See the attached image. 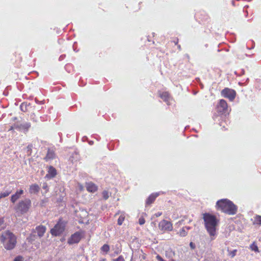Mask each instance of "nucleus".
<instances>
[{
    "mask_svg": "<svg viewBox=\"0 0 261 261\" xmlns=\"http://www.w3.org/2000/svg\"><path fill=\"white\" fill-rule=\"evenodd\" d=\"M177 47L178 48L179 50H180L181 49V46L180 45H177Z\"/></svg>",
    "mask_w": 261,
    "mask_h": 261,
    "instance_id": "obj_36",
    "label": "nucleus"
},
{
    "mask_svg": "<svg viewBox=\"0 0 261 261\" xmlns=\"http://www.w3.org/2000/svg\"><path fill=\"white\" fill-rule=\"evenodd\" d=\"M173 42L174 43L175 45H177V43L178 42V39L176 38L174 40H173Z\"/></svg>",
    "mask_w": 261,
    "mask_h": 261,
    "instance_id": "obj_34",
    "label": "nucleus"
},
{
    "mask_svg": "<svg viewBox=\"0 0 261 261\" xmlns=\"http://www.w3.org/2000/svg\"><path fill=\"white\" fill-rule=\"evenodd\" d=\"M217 112L220 114H225L228 110V105L224 99H220L216 107Z\"/></svg>",
    "mask_w": 261,
    "mask_h": 261,
    "instance_id": "obj_8",
    "label": "nucleus"
},
{
    "mask_svg": "<svg viewBox=\"0 0 261 261\" xmlns=\"http://www.w3.org/2000/svg\"><path fill=\"white\" fill-rule=\"evenodd\" d=\"M145 219L143 217H141L139 219V223L140 225H143L145 223Z\"/></svg>",
    "mask_w": 261,
    "mask_h": 261,
    "instance_id": "obj_30",
    "label": "nucleus"
},
{
    "mask_svg": "<svg viewBox=\"0 0 261 261\" xmlns=\"http://www.w3.org/2000/svg\"><path fill=\"white\" fill-rule=\"evenodd\" d=\"M250 248L251 250L254 251L255 252H259L258 248L256 244L254 242L250 245Z\"/></svg>",
    "mask_w": 261,
    "mask_h": 261,
    "instance_id": "obj_21",
    "label": "nucleus"
},
{
    "mask_svg": "<svg viewBox=\"0 0 261 261\" xmlns=\"http://www.w3.org/2000/svg\"><path fill=\"white\" fill-rule=\"evenodd\" d=\"M216 208L217 210L230 215H234L237 212V206L227 199H222L217 201Z\"/></svg>",
    "mask_w": 261,
    "mask_h": 261,
    "instance_id": "obj_2",
    "label": "nucleus"
},
{
    "mask_svg": "<svg viewBox=\"0 0 261 261\" xmlns=\"http://www.w3.org/2000/svg\"><path fill=\"white\" fill-rule=\"evenodd\" d=\"M159 195V194L157 193H152L151 195H150L146 199V204L147 205H150L152 204Z\"/></svg>",
    "mask_w": 261,
    "mask_h": 261,
    "instance_id": "obj_15",
    "label": "nucleus"
},
{
    "mask_svg": "<svg viewBox=\"0 0 261 261\" xmlns=\"http://www.w3.org/2000/svg\"><path fill=\"white\" fill-rule=\"evenodd\" d=\"M81 239V234L79 232H76L71 236L68 240L69 244L77 243Z\"/></svg>",
    "mask_w": 261,
    "mask_h": 261,
    "instance_id": "obj_9",
    "label": "nucleus"
},
{
    "mask_svg": "<svg viewBox=\"0 0 261 261\" xmlns=\"http://www.w3.org/2000/svg\"><path fill=\"white\" fill-rule=\"evenodd\" d=\"M99 261H106V259L105 258L100 259Z\"/></svg>",
    "mask_w": 261,
    "mask_h": 261,
    "instance_id": "obj_37",
    "label": "nucleus"
},
{
    "mask_svg": "<svg viewBox=\"0 0 261 261\" xmlns=\"http://www.w3.org/2000/svg\"><path fill=\"white\" fill-rule=\"evenodd\" d=\"M31 124L30 122H25L19 125H16L15 129H18L23 132H27L31 127Z\"/></svg>",
    "mask_w": 261,
    "mask_h": 261,
    "instance_id": "obj_10",
    "label": "nucleus"
},
{
    "mask_svg": "<svg viewBox=\"0 0 261 261\" xmlns=\"http://www.w3.org/2000/svg\"><path fill=\"white\" fill-rule=\"evenodd\" d=\"M162 215V213L160 212H159L154 214V215L156 217H159L161 216Z\"/></svg>",
    "mask_w": 261,
    "mask_h": 261,
    "instance_id": "obj_33",
    "label": "nucleus"
},
{
    "mask_svg": "<svg viewBox=\"0 0 261 261\" xmlns=\"http://www.w3.org/2000/svg\"><path fill=\"white\" fill-rule=\"evenodd\" d=\"M11 193V191H6L0 193V199L8 197Z\"/></svg>",
    "mask_w": 261,
    "mask_h": 261,
    "instance_id": "obj_23",
    "label": "nucleus"
},
{
    "mask_svg": "<svg viewBox=\"0 0 261 261\" xmlns=\"http://www.w3.org/2000/svg\"><path fill=\"white\" fill-rule=\"evenodd\" d=\"M46 187H47V186H46V187H43V188H44V189H45V188H46Z\"/></svg>",
    "mask_w": 261,
    "mask_h": 261,
    "instance_id": "obj_39",
    "label": "nucleus"
},
{
    "mask_svg": "<svg viewBox=\"0 0 261 261\" xmlns=\"http://www.w3.org/2000/svg\"><path fill=\"white\" fill-rule=\"evenodd\" d=\"M32 202L30 199H25L19 201L15 205L14 210L18 216L22 215L29 211Z\"/></svg>",
    "mask_w": 261,
    "mask_h": 261,
    "instance_id": "obj_4",
    "label": "nucleus"
},
{
    "mask_svg": "<svg viewBox=\"0 0 261 261\" xmlns=\"http://www.w3.org/2000/svg\"><path fill=\"white\" fill-rule=\"evenodd\" d=\"M203 219L204 222L205 227L209 233L212 240L216 234V227L219 223L218 220L215 215L209 213L203 214Z\"/></svg>",
    "mask_w": 261,
    "mask_h": 261,
    "instance_id": "obj_1",
    "label": "nucleus"
},
{
    "mask_svg": "<svg viewBox=\"0 0 261 261\" xmlns=\"http://www.w3.org/2000/svg\"><path fill=\"white\" fill-rule=\"evenodd\" d=\"M65 227V224L61 221V219H60L55 226L50 229V233L54 236H59L63 232Z\"/></svg>",
    "mask_w": 261,
    "mask_h": 261,
    "instance_id": "obj_5",
    "label": "nucleus"
},
{
    "mask_svg": "<svg viewBox=\"0 0 261 261\" xmlns=\"http://www.w3.org/2000/svg\"><path fill=\"white\" fill-rule=\"evenodd\" d=\"M13 261H23V257L20 255L16 256Z\"/></svg>",
    "mask_w": 261,
    "mask_h": 261,
    "instance_id": "obj_29",
    "label": "nucleus"
},
{
    "mask_svg": "<svg viewBox=\"0 0 261 261\" xmlns=\"http://www.w3.org/2000/svg\"><path fill=\"white\" fill-rule=\"evenodd\" d=\"M16 126V125H15L14 126H11L10 128L9 129L10 130L14 129L15 127Z\"/></svg>",
    "mask_w": 261,
    "mask_h": 261,
    "instance_id": "obj_35",
    "label": "nucleus"
},
{
    "mask_svg": "<svg viewBox=\"0 0 261 261\" xmlns=\"http://www.w3.org/2000/svg\"><path fill=\"white\" fill-rule=\"evenodd\" d=\"M254 224L261 225V216L256 215L254 217Z\"/></svg>",
    "mask_w": 261,
    "mask_h": 261,
    "instance_id": "obj_24",
    "label": "nucleus"
},
{
    "mask_svg": "<svg viewBox=\"0 0 261 261\" xmlns=\"http://www.w3.org/2000/svg\"><path fill=\"white\" fill-rule=\"evenodd\" d=\"M86 189L88 192L94 193L97 190V186L92 182L86 184Z\"/></svg>",
    "mask_w": 261,
    "mask_h": 261,
    "instance_id": "obj_13",
    "label": "nucleus"
},
{
    "mask_svg": "<svg viewBox=\"0 0 261 261\" xmlns=\"http://www.w3.org/2000/svg\"><path fill=\"white\" fill-rule=\"evenodd\" d=\"M221 95L230 101H233L236 97V92L234 90L228 88H225L221 92Z\"/></svg>",
    "mask_w": 261,
    "mask_h": 261,
    "instance_id": "obj_6",
    "label": "nucleus"
},
{
    "mask_svg": "<svg viewBox=\"0 0 261 261\" xmlns=\"http://www.w3.org/2000/svg\"><path fill=\"white\" fill-rule=\"evenodd\" d=\"M102 195L105 200L108 199L110 197V193L107 191H103L102 192Z\"/></svg>",
    "mask_w": 261,
    "mask_h": 261,
    "instance_id": "obj_26",
    "label": "nucleus"
},
{
    "mask_svg": "<svg viewBox=\"0 0 261 261\" xmlns=\"http://www.w3.org/2000/svg\"><path fill=\"white\" fill-rule=\"evenodd\" d=\"M124 219H125V216L123 214V215H121L118 219V224L119 225H122V224L123 223V221H124Z\"/></svg>",
    "mask_w": 261,
    "mask_h": 261,
    "instance_id": "obj_25",
    "label": "nucleus"
},
{
    "mask_svg": "<svg viewBox=\"0 0 261 261\" xmlns=\"http://www.w3.org/2000/svg\"><path fill=\"white\" fill-rule=\"evenodd\" d=\"M0 241L7 250L14 248L17 242L16 237L10 230H6L2 233Z\"/></svg>",
    "mask_w": 261,
    "mask_h": 261,
    "instance_id": "obj_3",
    "label": "nucleus"
},
{
    "mask_svg": "<svg viewBox=\"0 0 261 261\" xmlns=\"http://www.w3.org/2000/svg\"><path fill=\"white\" fill-rule=\"evenodd\" d=\"M237 252V250L234 249L232 251H231L229 252V255L231 256V257H233L236 255Z\"/></svg>",
    "mask_w": 261,
    "mask_h": 261,
    "instance_id": "obj_28",
    "label": "nucleus"
},
{
    "mask_svg": "<svg viewBox=\"0 0 261 261\" xmlns=\"http://www.w3.org/2000/svg\"><path fill=\"white\" fill-rule=\"evenodd\" d=\"M7 225L5 222L4 217H0V231L6 228Z\"/></svg>",
    "mask_w": 261,
    "mask_h": 261,
    "instance_id": "obj_20",
    "label": "nucleus"
},
{
    "mask_svg": "<svg viewBox=\"0 0 261 261\" xmlns=\"http://www.w3.org/2000/svg\"><path fill=\"white\" fill-rule=\"evenodd\" d=\"M156 258L158 261H166L164 260L160 255H157Z\"/></svg>",
    "mask_w": 261,
    "mask_h": 261,
    "instance_id": "obj_32",
    "label": "nucleus"
},
{
    "mask_svg": "<svg viewBox=\"0 0 261 261\" xmlns=\"http://www.w3.org/2000/svg\"><path fill=\"white\" fill-rule=\"evenodd\" d=\"M55 154L54 151L48 150L47 154L45 158V159L47 161V160H51L55 158Z\"/></svg>",
    "mask_w": 261,
    "mask_h": 261,
    "instance_id": "obj_19",
    "label": "nucleus"
},
{
    "mask_svg": "<svg viewBox=\"0 0 261 261\" xmlns=\"http://www.w3.org/2000/svg\"><path fill=\"white\" fill-rule=\"evenodd\" d=\"M159 96L166 102L169 101L170 98V94L168 91L159 92Z\"/></svg>",
    "mask_w": 261,
    "mask_h": 261,
    "instance_id": "obj_14",
    "label": "nucleus"
},
{
    "mask_svg": "<svg viewBox=\"0 0 261 261\" xmlns=\"http://www.w3.org/2000/svg\"><path fill=\"white\" fill-rule=\"evenodd\" d=\"M101 251L107 253L110 251V246L108 244H104L100 248Z\"/></svg>",
    "mask_w": 261,
    "mask_h": 261,
    "instance_id": "obj_22",
    "label": "nucleus"
},
{
    "mask_svg": "<svg viewBox=\"0 0 261 261\" xmlns=\"http://www.w3.org/2000/svg\"><path fill=\"white\" fill-rule=\"evenodd\" d=\"M40 190L39 186L36 184H32L30 186L29 193L30 194H36L39 192Z\"/></svg>",
    "mask_w": 261,
    "mask_h": 261,
    "instance_id": "obj_17",
    "label": "nucleus"
},
{
    "mask_svg": "<svg viewBox=\"0 0 261 261\" xmlns=\"http://www.w3.org/2000/svg\"><path fill=\"white\" fill-rule=\"evenodd\" d=\"M114 261H124V259L122 255L119 256Z\"/></svg>",
    "mask_w": 261,
    "mask_h": 261,
    "instance_id": "obj_31",
    "label": "nucleus"
},
{
    "mask_svg": "<svg viewBox=\"0 0 261 261\" xmlns=\"http://www.w3.org/2000/svg\"><path fill=\"white\" fill-rule=\"evenodd\" d=\"M190 246H191V247H192V246H193V243H192V242H191V243H190Z\"/></svg>",
    "mask_w": 261,
    "mask_h": 261,
    "instance_id": "obj_38",
    "label": "nucleus"
},
{
    "mask_svg": "<svg viewBox=\"0 0 261 261\" xmlns=\"http://www.w3.org/2000/svg\"><path fill=\"white\" fill-rule=\"evenodd\" d=\"M159 228L160 230L163 232L170 231L173 229V226L171 222L163 220L159 223Z\"/></svg>",
    "mask_w": 261,
    "mask_h": 261,
    "instance_id": "obj_7",
    "label": "nucleus"
},
{
    "mask_svg": "<svg viewBox=\"0 0 261 261\" xmlns=\"http://www.w3.org/2000/svg\"><path fill=\"white\" fill-rule=\"evenodd\" d=\"M27 104L22 103L20 105V108L21 110L24 112H26L27 111Z\"/></svg>",
    "mask_w": 261,
    "mask_h": 261,
    "instance_id": "obj_27",
    "label": "nucleus"
},
{
    "mask_svg": "<svg viewBox=\"0 0 261 261\" xmlns=\"http://www.w3.org/2000/svg\"><path fill=\"white\" fill-rule=\"evenodd\" d=\"M46 227L43 225H39L36 227V230L37 232V234L38 237H42L43 236L44 234L46 231Z\"/></svg>",
    "mask_w": 261,
    "mask_h": 261,
    "instance_id": "obj_16",
    "label": "nucleus"
},
{
    "mask_svg": "<svg viewBox=\"0 0 261 261\" xmlns=\"http://www.w3.org/2000/svg\"><path fill=\"white\" fill-rule=\"evenodd\" d=\"M57 175V170L54 167L50 166L48 168V173L46 175V177L49 178H52Z\"/></svg>",
    "mask_w": 261,
    "mask_h": 261,
    "instance_id": "obj_12",
    "label": "nucleus"
},
{
    "mask_svg": "<svg viewBox=\"0 0 261 261\" xmlns=\"http://www.w3.org/2000/svg\"><path fill=\"white\" fill-rule=\"evenodd\" d=\"M24 193V191L22 189H19L16 191V192L11 196V202L13 203H15V202L20 198L21 196Z\"/></svg>",
    "mask_w": 261,
    "mask_h": 261,
    "instance_id": "obj_11",
    "label": "nucleus"
},
{
    "mask_svg": "<svg viewBox=\"0 0 261 261\" xmlns=\"http://www.w3.org/2000/svg\"><path fill=\"white\" fill-rule=\"evenodd\" d=\"M189 229L188 227H182L178 232V234L179 236L184 237L187 236L188 233V230Z\"/></svg>",
    "mask_w": 261,
    "mask_h": 261,
    "instance_id": "obj_18",
    "label": "nucleus"
}]
</instances>
